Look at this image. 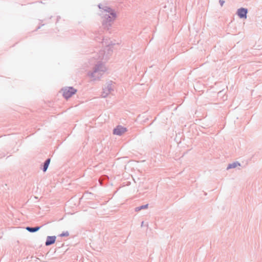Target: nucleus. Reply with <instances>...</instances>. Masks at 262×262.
Listing matches in <instances>:
<instances>
[{"mask_svg":"<svg viewBox=\"0 0 262 262\" xmlns=\"http://www.w3.org/2000/svg\"><path fill=\"white\" fill-rule=\"evenodd\" d=\"M50 162V159H48L45 163L43 165V171H46L48 167V166Z\"/></svg>","mask_w":262,"mask_h":262,"instance_id":"0eeeda50","label":"nucleus"},{"mask_svg":"<svg viewBox=\"0 0 262 262\" xmlns=\"http://www.w3.org/2000/svg\"><path fill=\"white\" fill-rule=\"evenodd\" d=\"M147 207H148V205L147 204L145 205H143V206H141L140 207H136L135 208V211H139L141 209H146V208H147Z\"/></svg>","mask_w":262,"mask_h":262,"instance_id":"6e6552de","label":"nucleus"},{"mask_svg":"<svg viewBox=\"0 0 262 262\" xmlns=\"http://www.w3.org/2000/svg\"><path fill=\"white\" fill-rule=\"evenodd\" d=\"M237 14L238 16L242 18H247V10L245 8H240L238 9L237 11Z\"/></svg>","mask_w":262,"mask_h":262,"instance_id":"20e7f679","label":"nucleus"},{"mask_svg":"<svg viewBox=\"0 0 262 262\" xmlns=\"http://www.w3.org/2000/svg\"><path fill=\"white\" fill-rule=\"evenodd\" d=\"M237 165H239V164L236 163H234L233 164H229L228 166L227 169H230V168H235V167L237 166Z\"/></svg>","mask_w":262,"mask_h":262,"instance_id":"1a4fd4ad","label":"nucleus"},{"mask_svg":"<svg viewBox=\"0 0 262 262\" xmlns=\"http://www.w3.org/2000/svg\"><path fill=\"white\" fill-rule=\"evenodd\" d=\"M102 15L106 21H110L115 19L116 15L114 11L110 8H107L102 12Z\"/></svg>","mask_w":262,"mask_h":262,"instance_id":"f257e3e1","label":"nucleus"},{"mask_svg":"<svg viewBox=\"0 0 262 262\" xmlns=\"http://www.w3.org/2000/svg\"><path fill=\"white\" fill-rule=\"evenodd\" d=\"M39 229H40L39 227H36L35 228H31V227H28L26 228V229L28 231L31 232H36V231H38Z\"/></svg>","mask_w":262,"mask_h":262,"instance_id":"423d86ee","label":"nucleus"},{"mask_svg":"<svg viewBox=\"0 0 262 262\" xmlns=\"http://www.w3.org/2000/svg\"><path fill=\"white\" fill-rule=\"evenodd\" d=\"M68 235H69V233L68 232H67L66 233H62L60 235L61 236H68Z\"/></svg>","mask_w":262,"mask_h":262,"instance_id":"9d476101","label":"nucleus"},{"mask_svg":"<svg viewBox=\"0 0 262 262\" xmlns=\"http://www.w3.org/2000/svg\"><path fill=\"white\" fill-rule=\"evenodd\" d=\"M221 5L222 6L223 5L224 2L220 1Z\"/></svg>","mask_w":262,"mask_h":262,"instance_id":"9b49d317","label":"nucleus"},{"mask_svg":"<svg viewBox=\"0 0 262 262\" xmlns=\"http://www.w3.org/2000/svg\"><path fill=\"white\" fill-rule=\"evenodd\" d=\"M126 128L121 126H118L114 129V134L117 135H121L126 132Z\"/></svg>","mask_w":262,"mask_h":262,"instance_id":"7ed1b4c3","label":"nucleus"},{"mask_svg":"<svg viewBox=\"0 0 262 262\" xmlns=\"http://www.w3.org/2000/svg\"><path fill=\"white\" fill-rule=\"evenodd\" d=\"M63 96L66 99L71 97L73 95L75 94L77 90L72 87H66L62 89Z\"/></svg>","mask_w":262,"mask_h":262,"instance_id":"f03ea898","label":"nucleus"},{"mask_svg":"<svg viewBox=\"0 0 262 262\" xmlns=\"http://www.w3.org/2000/svg\"><path fill=\"white\" fill-rule=\"evenodd\" d=\"M56 240V237L54 236H48L47 238V241L46 242V245L49 246L54 244Z\"/></svg>","mask_w":262,"mask_h":262,"instance_id":"39448f33","label":"nucleus"}]
</instances>
